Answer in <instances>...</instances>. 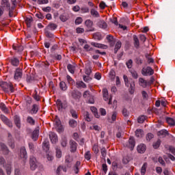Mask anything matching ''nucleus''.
I'll return each instance as SVG.
<instances>
[{"instance_id":"obj_20","label":"nucleus","mask_w":175,"mask_h":175,"mask_svg":"<svg viewBox=\"0 0 175 175\" xmlns=\"http://www.w3.org/2000/svg\"><path fill=\"white\" fill-rule=\"evenodd\" d=\"M71 96H72L74 99H80V98H81V93L74 90L71 92Z\"/></svg>"},{"instance_id":"obj_39","label":"nucleus","mask_w":175,"mask_h":175,"mask_svg":"<svg viewBox=\"0 0 175 175\" xmlns=\"http://www.w3.org/2000/svg\"><path fill=\"white\" fill-rule=\"evenodd\" d=\"M146 169H147V163H144L141 169L142 175L146 174Z\"/></svg>"},{"instance_id":"obj_34","label":"nucleus","mask_w":175,"mask_h":175,"mask_svg":"<svg viewBox=\"0 0 175 175\" xmlns=\"http://www.w3.org/2000/svg\"><path fill=\"white\" fill-rule=\"evenodd\" d=\"M59 88L62 90V91H66L68 90V87L66 86V83L64 81H61L59 83Z\"/></svg>"},{"instance_id":"obj_16","label":"nucleus","mask_w":175,"mask_h":175,"mask_svg":"<svg viewBox=\"0 0 175 175\" xmlns=\"http://www.w3.org/2000/svg\"><path fill=\"white\" fill-rule=\"evenodd\" d=\"M42 148L46 152L50 150V142H49V140L46 139L42 143Z\"/></svg>"},{"instance_id":"obj_15","label":"nucleus","mask_w":175,"mask_h":175,"mask_svg":"<svg viewBox=\"0 0 175 175\" xmlns=\"http://www.w3.org/2000/svg\"><path fill=\"white\" fill-rule=\"evenodd\" d=\"M139 85L143 88H146L147 86H148V81L144 80V79L143 78H139Z\"/></svg>"},{"instance_id":"obj_55","label":"nucleus","mask_w":175,"mask_h":175,"mask_svg":"<svg viewBox=\"0 0 175 175\" xmlns=\"http://www.w3.org/2000/svg\"><path fill=\"white\" fill-rule=\"evenodd\" d=\"M161 146V139H158L155 143L153 144V148H159Z\"/></svg>"},{"instance_id":"obj_59","label":"nucleus","mask_w":175,"mask_h":175,"mask_svg":"<svg viewBox=\"0 0 175 175\" xmlns=\"http://www.w3.org/2000/svg\"><path fill=\"white\" fill-rule=\"evenodd\" d=\"M5 163H6V160L3 157H0V166H5Z\"/></svg>"},{"instance_id":"obj_17","label":"nucleus","mask_w":175,"mask_h":175,"mask_svg":"<svg viewBox=\"0 0 175 175\" xmlns=\"http://www.w3.org/2000/svg\"><path fill=\"white\" fill-rule=\"evenodd\" d=\"M107 40H108V43H109L111 47H113L114 44H116V41H114V37L111 35L107 36Z\"/></svg>"},{"instance_id":"obj_28","label":"nucleus","mask_w":175,"mask_h":175,"mask_svg":"<svg viewBox=\"0 0 175 175\" xmlns=\"http://www.w3.org/2000/svg\"><path fill=\"white\" fill-rule=\"evenodd\" d=\"M135 136L137 137H143V136H144V131L140 129H137L135 131Z\"/></svg>"},{"instance_id":"obj_45","label":"nucleus","mask_w":175,"mask_h":175,"mask_svg":"<svg viewBox=\"0 0 175 175\" xmlns=\"http://www.w3.org/2000/svg\"><path fill=\"white\" fill-rule=\"evenodd\" d=\"M146 121V116H141L137 118V122L139 124H143Z\"/></svg>"},{"instance_id":"obj_4","label":"nucleus","mask_w":175,"mask_h":175,"mask_svg":"<svg viewBox=\"0 0 175 175\" xmlns=\"http://www.w3.org/2000/svg\"><path fill=\"white\" fill-rule=\"evenodd\" d=\"M103 95L104 100H109L108 105H111V100L113 99V96L110 95L109 98V91L107 90V89L103 90Z\"/></svg>"},{"instance_id":"obj_11","label":"nucleus","mask_w":175,"mask_h":175,"mask_svg":"<svg viewBox=\"0 0 175 175\" xmlns=\"http://www.w3.org/2000/svg\"><path fill=\"white\" fill-rule=\"evenodd\" d=\"M55 124L56 126V129L57 132H62L64 129L62 128V125L61 124V120L58 118H56L55 120Z\"/></svg>"},{"instance_id":"obj_40","label":"nucleus","mask_w":175,"mask_h":175,"mask_svg":"<svg viewBox=\"0 0 175 175\" xmlns=\"http://www.w3.org/2000/svg\"><path fill=\"white\" fill-rule=\"evenodd\" d=\"M69 125L71 128H76L77 126V122L75 120H70L69 121Z\"/></svg>"},{"instance_id":"obj_61","label":"nucleus","mask_w":175,"mask_h":175,"mask_svg":"<svg viewBox=\"0 0 175 175\" xmlns=\"http://www.w3.org/2000/svg\"><path fill=\"white\" fill-rule=\"evenodd\" d=\"M154 138V135L152 133H148L146 135L147 142H150L151 139Z\"/></svg>"},{"instance_id":"obj_56","label":"nucleus","mask_w":175,"mask_h":175,"mask_svg":"<svg viewBox=\"0 0 175 175\" xmlns=\"http://www.w3.org/2000/svg\"><path fill=\"white\" fill-rule=\"evenodd\" d=\"M81 23H83V18L81 17H77L75 20V25H79Z\"/></svg>"},{"instance_id":"obj_63","label":"nucleus","mask_w":175,"mask_h":175,"mask_svg":"<svg viewBox=\"0 0 175 175\" xmlns=\"http://www.w3.org/2000/svg\"><path fill=\"white\" fill-rule=\"evenodd\" d=\"M94 154H98L99 152V149L98 148V145L94 144L93 146V148H92Z\"/></svg>"},{"instance_id":"obj_31","label":"nucleus","mask_w":175,"mask_h":175,"mask_svg":"<svg viewBox=\"0 0 175 175\" xmlns=\"http://www.w3.org/2000/svg\"><path fill=\"white\" fill-rule=\"evenodd\" d=\"M84 119L85 120V121H88V122H91V120H92V117L91 116L90 113L86 111L84 113Z\"/></svg>"},{"instance_id":"obj_35","label":"nucleus","mask_w":175,"mask_h":175,"mask_svg":"<svg viewBox=\"0 0 175 175\" xmlns=\"http://www.w3.org/2000/svg\"><path fill=\"white\" fill-rule=\"evenodd\" d=\"M67 69L68 70V72H70V73H72V75L75 73V66L72 64H68L67 66Z\"/></svg>"},{"instance_id":"obj_10","label":"nucleus","mask_w":175,"mask_h":175,"mask_svg":"<svg viewBox=\"0 0 175 175\" xmlns=\"http://www.w3.org/2000/svg\"><path fill=\"white\" fill-rule=\"evenodd\" d=\"M20 157L22 159H27L28 158V154H27V149L25 147H21L20 151Z\"/></svg>"},{"instance_id":"obj_47","label":"nucleus","mask_w":175,"mask_h":175,"mask_svg":"<svg viewBox=\"0 0 175 175\" xmlns=\"http://www.w3.org/2000/svg\"><path fill=\"white\" fill-rule=\"evenodd\" d=\"M48 27L51 31H54L55 29H57L58 26L55 23H50Z\"/></svg>"},{"instance_id":"obj_24","label":"nucleus","mask_w":175,"mask_h":175,"mask_svg":"<svg viewBox=\"0 0 175 175\" xmlns=\"http://www.w3.org/2000/svg\"><path fill=\"white\" fill-rule=\"evenodd\" d=\"M63 170L64 173H66V167L64 165H59L57 169L56 170V174L57 175H61V172Z\"/></svg>"},{"instance_id":"obj_25","label":"nucleus","mask_w":175,"mask_h":175,"mask_svg":"<svg viewBox=\"0 0 175 175\" xmlns=\"http://www.w3.org/2000/svg\"><path fill=\"white\" fill-rule=\"evenodd\" d=\"M137 150L139 154H143L146 151V145L140 144L137 146Z\"/></svg>"},{"instance_id":"obj_1","label":"nucleus","mask_w":175,"mask_h":175,"mask_svg":"<svg viewBox=\"0 0 175 175\" xmlns=\"http://www.w3.org/2000/svg\"><path fill=\"white\" fill-rule=\"evenodd\" d=\"M1 8H6L8 10L9 17H13V12H14V6L10 7V3L9 0H2L1 1Z\"/></svg>"},{"instance_id":"obj_51","label":"nucleus","mask_w":175,"mask_h":175,"mask_svg":"<svg viewBox=\"0 0 175 175\" xmlns=\"http://www.w3.org/2000/svg\"><path fill=\"white\" fill-rule=\"evenodd\" d=\"M66 79H67V81H68V83H69V84H72V85H73V84H75V80H73V79H72L70 76L67 75Z\"/></svg>"},{"instance_id":"obj_52","label":"nucleus","mask_w":175,"mask_h":175,"mask_svg":"<svg viewBox=\"0 0 175 175\" xmlns=\"http://www.w3.org/2000/svg\"><path fill=\"white\" fill-rule=\"evenodd\" d=\"M85 159H87V161H90V159H91V152L90 150L85 153Z\"/></svg>"},{"instance_id":"obj_32","label":"nucleus","mask_w":175,"mask_h":175,"mask_svg":"<svg viewBox=\"0 0 175 175\" xmlns=\"http://www.w3.org/2000/svg\"><path fill=\"white\" fill-rule=\"evenodd\" d=\"M77 88H87V85L83 81H77L76 83Z\"/></svg>"},{"instance_id":"obj_26","label":"nucleus","mask_w":175,"mask_h":175,"mask_svg":"<svg viewBox=\"0 0 175 175\" xmlns=\"http://www.w3.org/2000/svg\"><path fill=\"white\" fill-rule=\"evenodd\" d=\"M92 46H94V47H97L98 49H107V46L96 42H92Z\"/></svg>"},{"instance_id":"obj_27","label":"nucleus","mask_w":175,"mask_h":175,"mask_svg":"<svg viewBox=\"0 0 175 175\" xmlns=\"http://www.w3.org/2000/svg\"><path fill=\"white\" fill-rule=\"evenodd\" d=\"M14 123L15 125H16L17 128H21V122L20 120V117L15 116L14 117Z\"/></svg>"},{"instance_id":"obj_3","label":"nucleus","mask_w":175,"mask_h":175,"mask_svg":"<svg viewBox=\"0 0 175 175\" xmlns=\"http://www.w3.org/2000/svg\"><path fill=\"white\" fill-rule=\"evenodd\" d=\"M29 165L31 170H36V168L38 167V161H36V158H35V157H30Z\"/></svg>"},{"instance_id":"obj_53","label":"nucleus","mask_w":175,"mask_h":175,"mask_svg":"<svg viewBox=\"0 0 175 175\" xmlns=\"http://www.w3.org/2000/svg\"><path fill=\"white\" fill-rule=\"evenodd\" d=\"M93 38L94 39H95V40H102V36H100V34L96 33H94L93 35Z\"/></svg>"},{"instance_id":"obj_5","label":"nucleus","mask_w":175,"mask_h":175,"mask_svg":"<svg viewBox=\"0 0 175 175\" xmlns=\"http://www.w3.org/2000/svg\"><path fill=\"white\" fill-rule=\"evenodd\" d=\"M142 73L143 76H152L154 75V70L150 66H148L146 68H142Z\"/></svg>"},{"instance_id":"obj_37","label":"nucleus","mask_w":175,"mask_h":175,"mask_svg":"<svg viewBox=\"0 0 175 175\" xmlns=\"http://www.w3.org/2000/svg\"><path fill=\"white\" fill-rule=\"evenodd\" d=\"M56 105L58 110H62V109H64V105L62 104V101H61V100H57Z\"/></svg>"},{"instance_id":"obj_23","label":"nucleus","mask_w":175,"mask_h":175,"mask_svg":"<svg viewBox=\"0 0 175 175\" xmlns=\"http://www.w3.org/2000/svg\"><path fill=\"white\" fill-rule=\"evenodd\" d=\"M10 63L12 66H18V65H20V60H18V59H17L16 57H12L10 59Z\"/></svg>"},{"instance_id":"obj_60","label":"nucleus","mask_w":175,"mask_h":175,"mask_svg":"<svg viewBox=\"0 0 175 175\" xmlns=\"http://www.w3.org/2000/svg\"><path fill=\"white\" fill-rule=\"evenodd\" d=\"M132 64H133V61H132V59H129L127 62H126V65L129 69L132 68Z\"/></svg>"},{"instance_id":"obj_33","label":"nucleus","mask_w":175,"mask_h":175,"mask_svg":"<svg viewBox=\"0 0 175 175\" xmlns=\"http://www.w3.org/2000/svg\"><path fill=\"white\" fill-rule=\"evenodd\" d=\"M167 135H169V132H167V131H166V130H161L158 132V135L163 136V137H166V136H167Z\"/></svg>"},{"instance_id":"obj_46","label":"nucleus","mask_w":175,"mask_h":175,"mask_svg":"<svg viewBox=\"0 0 175 175\" xmlns=\"http://www.w3.org/2000/svg\"><path fill=\"white\" fill-rule=\"evenodd\" d=\"M0 109L3 111V113H8V108L6 105L3 103H0Z\"/></svg>"},{"instance_id":"obj_14","label":"nucleus","mask_w":175,"mask_h":175,"mask_svg":"<svg viewBox=\"0 0 175 175\" xmlns=\"http://www.w3.org/2000/svg\"><path fill=\"white\" fill-rule=\"evenodd\" d=\"M0 147H1V149L2 150L4 155L9 154V152H10L9 149L8 148V146H6V145H5V144L0 143Z\"/></svg>"},{"instance_id":"obj_29","label":"nucleus","mask_w":175,"mask_h":175,"mask_svg":"<svg viewBox=\"0 0 175 175\" xmlns=\"http://www.w3.org/2000/svg\"><path fill=\"white\" fill-rule=\"evenodd\" d=\"M39 111V106L36 104H34L32 107V109L30 111L31 114H36Z\"/></svg>"},{"instance_id":"obj_38","label":"nucleus","mask_w":175,"mask_h":175,"mask_svg":"<svg viewBox=\"0 0 175 175\" xmlns=\"http://www.w3.org/2000/svg\"><path fill=\"white\" fill-rule=\"evenodd\" d=\"M129 92L130 94H133V92H135V81H131L130 83Z\"/></svg>"},{"instance_id":"obj_19","label":"nucleus","mask_w":175,"mask_h":175,"mask_svg":"<svg viewBox=\"0 0 175 175\" xmlns=\"http://www.w3.org/2000/svg\"><path fill=\"white\" fill-rule=\"evenodd\" d=\"M129 147L131 149V150L132 151V150H133V148H135V146L136 144V142H135V138H133V137H131L129 140Z\"/></svg>"},{"instance_id":"obj_57","label":"nucleus","mask_w":175,"mask_h":175,"mask_svg":"<svg viewBox=\"0 0 175 175\" xmlns=\"http://www.w3.org/2000/svg\"><path fill=\"white\" fill-rule=\"evenodd\" d=\"M29 148L31 152H33V151L35 150V145L33 144V143L32 142L29 143Z\"/></svg>"},{"instance_id":"obj_49","label":"nucleus","mask_w":175,"mask_h":175,"mask_svg":"<svg viewBox=\"0 0 175 175\" xmlns=\"http://www.w3.org/2000/svg\"><path fill=\"white\" fill-rule=\"evenodd\" d=\"M85 73L88 76H90V75H91V73H92V70L91 69L90 66H88L85 68Z\"/></svg>"},{"instance_id":"obj_41","label":"nucleus","mask_w":175,"mask_h":175,"mask_svg":"<svg viewBox=\"0 0 175 175\" xmlns=\"http://www.w3.org/2000/svg\"><path fill=\"white\" fill-rule=\"evenodd\" d=\"M14 50H16V51H18V53H21L24 50V47L23 46H13Z\"/></svg>"},{"instance_id":"obj_13","label":"nucleus","mask_w":175,"mask_h":175,"mask_svg":"<svg viewBox=\"0 0 175 175\" xmlns=\"http://www.w3.org/2000/svg\"><path fill=\"white\" fill-rule=\"evenodd\" d=\"M85 26L87 27V28H88V31H94V28L92 27V25H94V23L92 22V21L91 20H87L85 22Z\"/></svg>"},{"instance_id":"obj_48","label":"nucleus","mask_w":175,"mask_h":175,"mask_svg":"<svg viewBox=\"0 0 175 175\" xmlns=\"http://www.w3.org/2000/svg\"><path fill=\"white\" fill-rule=\"evenodd\" d=\"M25 23H26L28 28H31V24L32 23V18H27L25 19Z\"/></svg>"},{"instance_id":"obj_43","label":"nucleus","mask_w":175,"mask_h":175,"mask_svg":"<svg viewBox=\"0 0 175 175\" xmlns=\"http://www.w3.org/2000/svg\"><path fill=\"white\" fill-rule=\"evenodd\" d=\"M90 13L93 17H100L99 12L94 9L91 10Z\"/></svg>"},{"instance_id":"obj_8","label":"nucleus","mask_w":175,"mask_h":175,"mask_svg":"<svg viewBox=\"0 0 175 175\" xmlns=\"http://www.w3.org/2000/svg\"><path fill=\"white\" fill-rule=\"evenodd\" d=\"M70 152H76L77 150V143L75 142L74 140H70Z\"/></svg>"},{"instance_id":"obj_54","label":"nucleus","mask_w":175,"mask_h":175,"mask_svg":"<svg viewBox=\"0 0 175 175\" xmlns=\"http://www.w3.org/2000/svg\"><path fill=\"white\" fill-rule=\"evenodd\" d=\"M61 144L62 147H66L68 144V139L66 137L63 138L62 139Z\"/></svg>"},{"instance_id":"obj_7","label":"nucleus","mask_w":175,"mask_h":175,"mask_svg":"<svg viewBox=\"0 0 175 175\" xmlns=\"http://www.w3.org/2000/svg\"><path fill=\"white\" fill-rule=\"evenodd\" d=\"M0 118L3 121V122L5 124V125H8V126H9L10 128L13 127V124L12 123V122H10V120H9V119H8V118H6V116L1 115Z\"/></svg>"},{"instance_id":"obj_64","label":"nucleus","mask_w":175,"mask_h":175,"mask_svg":"<svg viewBox=\"0 0 175 175\" xmlns=\"http://www.w3.org/2000/svg\"><path fill=\"white\" fill-rule=\"evenodd\" d=\"M43 12H45V13H50L51 12V7L48 6L46 8H42Z\"/></svg>"},{"instance_id":"obj_62","label":"nucleus","mask_w":175,"mask_h":175,"mask_svg":"<svg viewBox=\"0 0 175 175\" xmlns=\"http://www.w3.org/2000/svg\"><path fill=\"white\" fill-rule=\"evenodd\" d=\"M81 11V13H88L90 12V9L88 7H82Z\"/></svg>"},{"instance_id":"obj_6","label":"nucleus","mask_w":175,"mask_h":175,"mask_svg":"<svg viewBox=\"0 0 175 175\" xmlns=\"http://www.w3.org/2000/svg\"><path fill=\"white\" fill-rule=\"evenodd\" d=\"M21 77H23V70H21L20 68H18L14 72V80H20Z\"/></svg>"},{"instance_id":"obj_21","label":"nucleus","mask_w":175,"mask_h":175,"mask_svg":"<svg viewBox=\"0 0 175 175\" xmlns=\"http://www.w3.org/2000/svg\"><path fill=\"white\" fill-rule=\"evenodd\" d=\"M4 169H5V172L8 175L12 174V165L11 164H5L3 166Z\"/></svg>"},{"instance_id":"obj_42","label":"nucleus","mask_w":175,"mask_h":175,"mask_svg":"<svg viewBox=\"0 0 175 175\" xmlns=\"http://www.w3.org/2000/svg\"><path fill=\"white\" fill-rule=\"evenodd\" d=\"M91 111H92V113H94V114L96 118H99V115L98 114V109H96V107H92Z\"/></svg>"},{"instance_id":"obj_30","label":"nucleus","mask_w":175,"mask_h":175,"mask_svg":"<svg viewBox=\"0 0 175 175\" xmlns=\"http://www.w3.org/2000/svg\"><path fill=\"white\" fill-rule=\"evenodd\" d=\"M133 38L134 40L135 47H136V49L139 48V46H140V42H139V38H137V36L134 35Z\"/></svg>"},{"instance_id":"obj_58","label":"nucleus","mask_w":175,"mask_h":175,"mask_svg":"<svg viewBox=\"0 0 175 175\" xmlns=\"http://www.w3.org/2000/svg\"><path fill=\"white\" fill-rule=\"evenodd\" d=\"M123 79L124 80L125 85L126 87H129V80L128 79V77L126 75H124Z\"/></svg>"},{"instance_id":"obj_36","label":"nucleus","mask_w":175,"mask_h":175,"mask_svg":"<svg viewBox=\"0 0 175 175\" xmlns=\"http://www.w3.org/2000/svg\"><path fill=\"white\" fill-rule=\"evenodd\" d=\"M166 121H167V124H169V125H171V126H174V125H175L174 119H173L172 118H167Z\"/></svg>"},{"instance_id":"obj_9","label":"nucleus","mask_w":175,"mask_h":175,"mask_svg":"<svg viewBox=\"0 0 175 175\" xmlns=\"http://www.w3.org/2000/svg\"><path fill=\"white\" fill-rule=\"evenodd\" d=\"M49 138L51 143H53V144H55V143L58 142V137L57 136V134H55V133L50 132Z\"/></svg>"},{"instance_id":"obj_50","label":"nucleus","mask_w":175,"mask_h":175,"mask_svg":"<svg viewBox=\"0 0 175 175\" xmlns=\"http://www.w3.org/2000/svg\"><path fill=\"white\" fill-rule=\"evenodd\" d=\"M56 157L57 158H61L62 157V152L61 151V149L56 148Z\"/></svg>"},{"instance_id":"obj_22","label":"nucleus","mask_w":175,"mask_h":175,"mask_svg":"<svg viewBox=\"0 0 175 175\" xmlns=\"http://www.w3.org/2000/svg\"><path fill=\"white\" fill-rule=\"evenodd\" d=\"M97 25L99 28H102L103 29H106V28H107V23H106L105 21H99Z\"/></svg>"},{"instance_id":"obj_12","label":"nucleus","mask_w":175,"mask_h":175,"mask_svg":"<svg viewBox=\"0 0 175 175\" xmlns=\"http://www.w3.org/2000/svg\"><path fill=\"white\" fill-rule=\"evenodd\" d=\"M39 137V127H36L31 134V139L33 142H36Z\"/></svg>"},{"instance_id":"obj_2","label":"nucleus","mask_w":175,"mask_h":175,"mask_svg":"<svg viewBox=\"0 0 175 175\" xmlns=\"http://www.w3.org/2000/svg\"><path fill=\"white\" fill-rule=\"evenodd\" d=\"M0 86L3 90L4 92H14V88L10 82H1Z\"/></svg>"},{"instance_id":"obj_18","label":"nucleus","mask_w":175,"mask_h":175,"mask_svg":"<svg viewBox=\"0 0 175 175\" xmlns=\"http://www.w3.org/2000/svg\"><path fill=\"white\" fill-rule=\"evenodd\" d=\"M59 18L61 21L65 23L66 21H68V20L69 19V14L66 12H64L59 16Z\"/></svg>"},{"instance_id":"obj_44","label":"nucleus","mask_w":175,"mask_h":175,"mask_svg":"<svg viewBox=\"0 0 175 175\" xmlns=\"http://www.w3.org/2000/svg\"><path fill=\"white\" fill-rule=\"evenodd\" d=\"M27 122L30 124V125H35V120H33V118H32L31 116L27 117Z\"/></svg>"}]
</instances>
